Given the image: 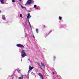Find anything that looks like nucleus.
Segmentation results:
<instances>
[{
    "instance_id": "nucleus-36",
    "label": "nucleus",
    "mask_w": 79,
    "mask_h": 79,
    "mask_svg": "<svg viewBox=\"0 0 79 79\" xmlns=\"http://www.w3.org/2000/svg\"><path fill=\"white\" fill-rule=\"evenodd\" d=\"M2 12V10H0V13H1Z\"/></svg>"
},
{
    "instance_id": "nucleus-12",
    "label": "nucleus",
    "mask_w": 79,
    "mask_h": 79,
    "mask_svg": "<svg viewBox=\"0 0 79 79\" xmlns=\"http://www.w3.org/2000/svg\"><path fill=\"white\" fill-rule=\"evenodd\" d=\"M41 66H44V68H45V65H44V64L43 63H41Z\"/></svg>"
},
{
    "instance_id": "nucleus-42",
    "label": "nucleus",
    "mask_w": 79,
    "mask_h": 79,
    "mask_svg": "<svg viewBox=\"0 0 79 79\" xmlns=\"http://www.w3.org/2000/svg\"><path fill=\"white\" fill-rule=\"evenodd\" d=\"M26 78H27V77H26Z\"/></svg>"
},
{
    "instance_id": "nucleus-27",
    "label": "nucleus",
    "mask_w": 79,
    "mask_h": 79,
    "mask_svg": "<svg viewBox=\"0 0 79 79\" xmlns=\"http://www.w3.org/2000/svg\"><path fill=\"white\" fill-rule=\"evenodd\" d=\"M6 23H8V22H5L4 23L5 24H6Z\"/></svg>"
},
{
    "instance_id": "nucleus-35",
    "label": "nucleus",
    "mask_w": 79,
    "mask_h": 79,
    "mask_svg": "<svg viewBox=\"0 0 79 79\" xmlns=\"http://www.w3.org/2000/svg\"><path fill=\"white\" fill-rule=\"evenodd\" d=\"M44 27H45V25H44Z\"/></svg>"
},
{
    "instance_id": "nucleus-18",
    "label": "nucleus",
    "mask_w": 79,
    "mask_h": 79,
    "mask_svg": "<svg viewBox=\"0 0 79 79\" xmlns=\"http://www.w3.org/2000/svg\"><path fill=\"white\" fill-rule=\"evenodd\" d=\"M15 73H16V70H15L13 72V73L12 74H13V75H14V74H15Z\"/></svg>"
},
{
    "instance_id": "nucleus-43",
    "label": "nucleus",
    "mask_w": 79,
    "mask_h": 79,
    "mask_svg": "<svg viewBox=\"0 0 79 79\" xmlns=\"http://www.w3.org/2000/svg\"><path fill=\"white\" fill-rule=\"evenodd\" d=\"M61 26V25H60V26Z\"/></svg>"
},
{
    "instance_id": "nucleus-17",
    "label": "nucleus",
    "mask_w": 79,
    "mask_h": 79,
    "mask_svg": "<svg viewBox=\"0 0 79 79\" xmlns=\"http://www.w3.org/2000/svg\"><path fill=\"white\" fill-rule=\"evenodd\" d=\"M34 8H37V5H36L35 4L34 6Z\"/></svg>"
},
{
    "instance_id": "nucleus-4",
    "label": "nucleus",
    "mask_w": 79,
    "mask_h": 79,
    "mask_svg": "<svg viewBox=\"0 0 79 79\" xmlns=\"http://www.w3.org/2000/svg\"><path fill=\"white\" fill-rule=\"evenodd\" d=\"M16 46L17 47H20V48H24V46L20 44H17Z\"/></svg>"
},
{
    "instance_id": "nucleus-11",
    "label": "nucleus",
    "mask_w": 79,
    "mask_h": 79,
    "mask_svg": "<svg viewBox=\"0 0 79 79\" xmlns=\"http://www.w3.org/2000/svg\"><path fill=\"white\" fill-rule=\"evenodd\" d=\"M20 5L21 6V7L22 8H26V7H24L23 6V5H22L21 4H20Z\"/></svg>"
},
{
    "instance_id": "nucleus-37",
    "label": "nucleus",
    "mask_w": 79,
    "mask_h": 79,
    "mask_svg": "<svg viewBox=\"0 0 79 79\" xmlns=\"http://www.w3.org/2000/svg\"><path fill=\"white\" fill-rule=\"evenodd\" d=\"M21 61H22V59H21Z\"/></svg>"
},
{
    "instance_id": "nucleus-39",
    "label": "nucleus",
    "mask_w": 79,
    "mask_h": 79,
    "mask_svg": "<svg viewBox=\"0 0 79 79\" xmlns=\"http://www.w3.org/2000/svg\"><path fill=\"white\" fill-rule=\"evenodd\" d=\"M29 12H31V11H28V13H29Z\"/></svg>"
},
{
    "instance_id": "nucleus-9",
    "label": "nucleus",
    "mask_w": 79,
    "mask_h": 79,
    "mask_svg": "<svg viewBox=\"0 0 79 79\" xmlns=\"http://www.w3.org/2000/svg\"><path fill=\"white\" fill-rule=\"evenodd\" d=\"M52 32V30H51L49 32V33H48V34H46V36H47L48 35H49V34H50V33L51 32Z\"/></svg>"
},
{
    "instance_id": "nucleus-20",
    "label": "nucleus",
    "mask_w": 79,
    "mask_h": 79,
    "mask_svg": "<svg viewBox=\"0 0 79 79\" xmlns=\"http://www.w3.org/2000/svg\"><path fill=\"white\" fill-rule=\"evenodd\" d=\"M28 23H29L30 26H31V23H30V22H29V20H28Z\"/></svg>"
},
{
    "instance_id": "nucleus-13",
    "label": "nucleus",
    "mask_w": 79,
    "mask_h": 79,
    "mask_svg": "<svg viewBox=\"0 0 79 79\" xmlns=\"http://www.w3.org/2000/svg\"><path fill=\"white\" fill-rule=\"evenodd\" d=\"M36 31L37 34H38V33H39V30L38 29H36Z\"/></svg>"
},
{
    "instance_id": "nucleus-38",
    "label": "nucleus",
    "mask_w": 79,
    "mask_h": 79,
    "mask_svg": "<svg viewBox=\"0 0 79 79\" xmlns=\"http://www.w3.org/2000/svg\"><path fill=\"white\" fill-rule=\"evenodd\" d=\"M23 26H24L25 25H23Z\"/></svg>"
},
{
    "instance_id": "nucleus-8",
    "label": "nucleus",
    "mask_w": 79,
    "mask_h": 79,
    "mask_svg": "<svg viewBox=\"0 0 79 79\" xmlns=\"http://www.w3.org/2000/svg\"><path fill=\"white\" fill-rule=\"evenodd\" d=\"M2 19L3 20H6V18H5V15H3L2 16Z\"/></svg>"
},
{
    "instance_id": "nucleus-41",
    "label": "nucleus",
    "mask_w": 79,
    "mask_h": 79,
    "mask_svg": "<svg viewBox=\"0 0 79 79\" xmlns=\"http://www.w3.org/2000/svg\"><path fill=\"white\" fill-rule=\"evenodd\" d=\"M1 68H0V70H1Z\"/></svg>"
},
{
    "instance_id": "nucleus-25",
    "label": "nucleus",
    "mask_w": 79,
    "mask_h": 79,
    "mask_svg": "<svg viewBox=\"0 0 79 79\" xmlns=\"http://www.w3.org/2000/svg\"><path fill=\"white\" fill-rule=\"evenodd\" d=\"M62 26H65V24H63Z\"/></svg>"
},
{
    "instance_id": "nucleus-15",
    "label": "nucleus",
    "mask_w": 79,
    "mask_h": 79,
    "mask_svg": "<svg viewBox=\"0 0 79 79\" xmlns=\"http://www.w3.org/2000/svg\"><path fill=\"white\" fill-rule=\"evenodd\" d=\"M38 75L40 76V77H41V76H42V74L40 73H39Z\"/></svg>"
},
{
    "instance_id": "nucleus-26",
    "label": "nucleus",
    "mask_w": 79,
    "mask_h": 79,
    "mask_svg": "<svg viewBox=\"0 0 79 79\" xmlns=\"http://www.w3.org/2000/svg\"><path fill=\"white\" fill-rule=\"evenodd\" d=\"M18 72H19V71H21V70H18Z\"/></svg>"
},
{
    "instance_id": "nucleus-40",
    "label": "nucleus",
    "mask_w": 79,
    "mask_h": 79,
    "mask_svg": "<svg viewBox=\"0 0 79 79\" xmlns=\"http://www.w3.org/2000/svg\"><path fill=\"white\" fill-rule=\"evenodd\" d=\"M25 25H26V23H25Z\"/></svg>"
},
{
    "instance_id": "nucleus-28",
    "label": "nucleus",
    "mask_w": 79,
    "mask_h": 79,
    "mask_svg": "<svg viewBox=\"0 0 79 79\" xmlns=\"http://www.w3.org/2000/svg\"><path fill=\"white\" fill-rule=\"evenodd\" d=\"M30 26V28H31V29L32 30V27H31V26Z\"/></svg>"
},
{
    "instance_id": "nucleus-16",
    "label": "nucleus",
    "mask_w": 79,
    "mask_h": 79,
    "mask_svg": "<svg viewBox=\"0 0 79 79\" xmlns=\"http://www.w3.org/2000/svg\"><path fill=\"white\" fill-rule=\"evenodd\" d=\"M55 59H56V56H54L53 57V60L54 61H55Z\"/></svg>"
},
{
    "instance_id": "nucleus-3",
    "label": "nucleus",
    "mask_w": 79,
    "mask_h": 79,
    "mask_svg": "<svg viewBox=\"0 0 79 79\" xmlns=\"http://www.w3.org/2000/svg\"><path fill=\"white\" fill-rule=\"evenodd\" d=\"M34 1L32 0H28V1L25 4L31 5L32 3H34Z\"/></svg>"
},
{
    "instance_id": "nucleus-5",
    "label": "nucleus",
    "mask_w": 79,
    "mask_h": 79,
    "mask_svg": "<svg viewBox=\"0 0 79 79\" xmlns=\"http://www.w3.org/2000/svg\"><path fill=\"white\" fill-rule=\"evenodd\" d=\"M14 76H15V75L13 74H12V75L10 77V76H9L8 77V79H13L14 78Z\"/></svg>"
},
{
    "instance_id": "nucleus-21",
    "label": "nucleus",
    "mask_w": 79,
    "mask_h": 79,
    "mask_svg": "<svg viewBox=\"0 0 79 79\" xmlns=\"http://www.w3.org/2000/svg\"><path fill=\"white\" fill-rule=\"evenodd\" d=\"M31 74H32V75H33V76H34V75H35V74L34 73H33V72H31Z\"/></svg>"
},
{
    "instance_id": "nucleus-23",
    "label": "nucleus",
    "mask_w": 79,
    "mask_h": 79,
    "mask_svg": "<svg viewBox=\"0 0 79 79\" xmlns=\"http://www.w3.org/2000/svg\"><path fill=\"white\" fill-rule=\"evenodd\" d=\"M28 61H29L30 62V63H31V60H30V59H28Z\"/></svg>"
},
{
    "instance_id": "nucleus-30",
    "label": "nucleus",
    "mask_w": 79,
    "mask_h": 79,
    "mask_svg": "<svg viewBox=\"0 0 79 79\" xmlns=\"http://www.w3.org/2000/svg\"><path fill=\"white\" fill-rule=\"evenodd\" d=\"M52 74H55V73H54V72H53Z\"/></svg>"
},
{
    "instance_id": "nucleus-29",
    "label": "nucleus",
    "mask_w": 79,
    "mask_h": 79,
    "mask_svg": "<svg viewBox=\"0 0 79 79\" xmlns=\"http://www.w3.org/2000/svg\"><path fill=\"white\" fill-rule=\"evenodd\" d=\"M7 0H4V2H6Z\"/></svg>"
},
{
    "instance_id": "nucleus-7",
    "label": "nucleus",
    "mask_w": 79,
    "mask_h": 79,
    "mask_svg": "<svg viewBox=\"0 0 79 79\" xmlns=\"http://www.w3.org/2000/svg\"><path fill=\"white\" fill-rule=\"evenodd\" d=\"M31 16L30 15V13H28L27 14V19H30V18H31Z\"/></svg>"
},
{
    "instance_id": "nucleus-31",
    "label": "nucleus",
    "mask_w": 79,
    "mask_h": 79,
    "mask_svg": "<svg viewBox=\"0 0 79 79\" xmlns=\"http://www.w3.org/2000/svg\"><path fill=\"white\" fill-rule=\"evenodd\" d=\"M33 37L34 38H35V36H34V35H33Z\"/></svg>"
},
{
    "instance_id": "nucleus-33",
    "label": "nucleus",
    "mask_w": 79,
    "mask_h": 79,
    "mask_svg": "<svg viewBox=\"0 0 79 79\" xmlns=\"http://www.w3.org/2000/svg\"><path fill=\"white\" fill-rule=\"evenodd\" d=\"M19 1H20V2H22V0H19Z\"/></svg>"
},
{
    "instance_id": "nucleus-34",
    "label": "nucleus",
    "mask_w": 79,
    "mask_h": 79,
    "mask_svg": "<svg viewBox=\"0 0 79 79\" xmlns=\"http://www.w3.org/2000/svg\"><path fill=\"white\" fill-rule=\"evenodd\" d=\"M54 79H56V78L55 77V78H54Z\"/></svg>"
},
{
    "instance_id": "nucleus-14",
    "label": "nucleus",
    "mask_w": 79,
    "mask_h": 79,
    "mask_svg": "<svg viewBox=\"0 0 79 79\" xmlns=\"http://www.w3.org/2000/svg\"><path fill=\"white\" fill-rule=\"evenodd\" d=\"M59 18L60 20H61L62 19V17H61L60 16L59 17Z\"/></svg>"
},
{
    "instance_id": "nucleus-32",
    "label": "nucleus",
    "mask_w": 79,
    "mask_h": 79,
    "mask_svg": "<svg viewBox=\"0 0 79 79\" xmlns=\"http://www.w3.org/2000/svg\"><path fill=\"white\" fill-rule=\"evenodd\" d=\"M38 65H40V64L39 63H38Z\"/></svg>"
},
{
    "instance_id": "nucleus-6",
    "label": "nucleus",
    "mask_w": 79,
    "mask_h": 79,
    "mask_svg": "<svg viewBox=\"0 0 79 79\" xmlns=\"http://www.w3.org/2000/svg\"><path fill=\"white\" fill-rule=\"evenodd\" d=\"M29 69V70H28V73H29V72H31V70H32V69H34V67H31V65H30Z\"/></svg>"
},
{
    "instance_id": "nucleus-10",
    "label": "nucleus",
    "mask_w": 79,
    "mask_h": 79,
    "mask_svg": "<svg viewBox=\"0 0 79 79\" xmlns=\"http://www.w3.org/2000/svg\"><path fill=\"white\" fill-rule=\"evenodd\" d=\"M0 1L1 2V3H2V4H4V0H0Z\"/></svg>"
},
{
    "instance_id": "nucleus-2",
    "label": "nucleus",
    "mask_w": 79,
    "mask_h": 79,
    "mask_svg": "<svg viewBox=\"0 0 79 79\" xmlns=\"http://www.w3.org/2000/svg\"><path fill=\"white\" fill-rule=\"evenodd\" d=\"M23 78L24 79H29V76H28V75H22L21 77H19V79H23Z\"/></svg>"
},
{
    "instance_id": "nucleus-1",
    "label": "nucleus",
    "mask_w": 79,
    "mask_h": 79,
    "mask_svg": "<svg viewBox=\"0 0 79 79\" xmlns=\"http://www.w3.org/2000/svg\"><path fill=\"white\" fill-rule=\"evenodd\" d=\"M19 52L21 53L22 58H24L25 56H27V54L25 52V50L21 48L19 49Z\"/></svg>"
},
{
    "instance_id": "nucleus-24",
    "label": "nucleus",
    "mask_w": 79,
    "mask_h": 79,
    "mask_svg": "<svg viewBox=\"0 0 79 79\" xmlns=\"http://www.w3.org/2000/svg\"><path fill=\"white\" fill-rule=\"evenodd\" d=\"M22 14H20V17H21L22 18H23V17H22Z\"/></svg>"
},
{
    "instance_id": "nucleus-19",
    "label": "nucleus",
    "mask_w": 79,
    "mask_h": 79,
    "mask_svg": "<svg viewBox=\"0 0 79 79\" xmlns=\"http://www.w3.org/2000/svg\"><path fill=\"white\" fill-rule=\"evenodd\" d=\"M40 77L41 78V79H44V77L43 76V75H42V76H41V77Z\"/></svg>"
},
{
    "instance_id": "nucleus-22",
    "label": "nucleus",
    "mask_w": 79,
    "mask_h": 79,
    "mask_svg": "<svg viewBox=\"0 0 79 79\" xmlns=\"http://www.w3.org/2000/svg\"><path fill=\"white\" fill-rule=\"evenodd\" d=\"M12 2L13 3H14V2H16V1L15 0H12Z\"/></svg>"
}]
</instances>
